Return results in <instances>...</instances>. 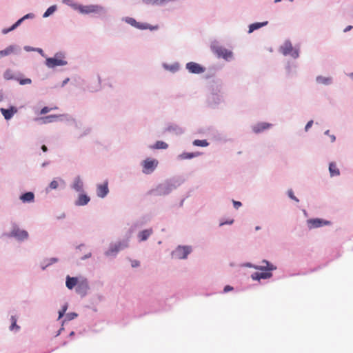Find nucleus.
I'll use <instances>...</instances> for the list:
<instances>
[{
    "instance_id": "nucleus-17",
    "label": "nucleus",
    "mask_w": 353,
    "mask_h": 353,
    "mask_svg": "<svg viewBox=\"0 0 353 353\" xmlns=\"http://www.w3.org/2000/svg\"><path fill=\"white\" fill-rule=\"evenodd\" d=\"M12 234L20 240L26 239L28 236V234L26 230L20 229H15L12 231Z\"/></svg>"
},
{
    "instance_id": "nucleus-53",
    "label": "nucleus",
    "mask_w": 353,
    "mask_h": 353,
    "mask_svg": "<svg viewBox=\"0 0 353 353\" xmlns=\"http://www.w3.org/2000/svg\"><path fill=\"white\" fill-rule=\"evenodd\" d=\"M260 229H261V228H260L259 226H256V227L255 228V230H260Z\"/></svg>"
},
{
    "instance_id": "nucleus-7",
    "label": "nucleus",
    "mask_w": 353,
    "mask_h": 353,
    "mask_svg": "<svg viewBox=\"0 0 353 353\" xmlns=\"http://www.w3.org/2000/svg\"><path fill=\"white\" fill-rule=\"evenodd\" d=\"M186 68L191 73L200 74L205 71V68L195 62H189L186 64Z\"/></svg>"
},
{
    "instance_id": "nucleus-43",
    "label": "nucleus",
    "mask_w": 353,
    "mask_h": 353,
    "mask_svg": "<svg viewBox=\"0 0 353 353\" xmlns=\"http://www.w3.org/2000/svg\"><path fill=\"white\" fill-rule=\"evenodd\" d=\"M288 196L293 200L296 201H299V199L294 195L293 191L292 190H290L288 191Z\"/></svg>"
},
{
    "instance_id": "nucleus-13",
    "label": "nucleus",
    "mask_w": 353,
    "mask_h": 353,
    "mask_svg": "<svg viewBox=\"0 0 353 353\" xmlns=\"http://www.w3.org/2000/svg\"><path fill=\"white\" fill-rule=\"evenodd\" d=\"M79 281L80 280L77 277L67 276L65 285L69 290H72L79 284Z\"/></svg>"
},
{
    "instance_id": "nucleus-40",
    "label": "nucleus",
    "mask_w": 353,
    "mask_h": 353,
    "mask_svg": "<svg viewBox=\"0 0 353 353\" xmlns=\"http://www.w3.org/2000/svg\"><path fill=\"white\" fill-rule=\"evenodd\" d=\"M126 21H127V22H128V23H130V25H132V26H134V27H136V26H137V23H138V22H137V21H136L134 19H133V18H128Z\"/></svg>"
},
{
    "instance_id": "nucleus-32",
    "label": "nucleus",
    "mask_w": 353,
    "mask_h": 353,
    "mask_svg": "<svg viewBox=\"0 0 353 353\" xmlns=\"http://www.w3.org/2000/svg\"><path fill=\"white\" fill-rule=\"evenodd\" d=\"M57 118H58V116L57 115H50L42 118V120L44 123H47L54 121Z\"/></svg>"
},
{
    "instance_id": "nucleus-8",
    "label": "nucleus",
    "mask_w": 353,
    "mask_h": 353,
    "mask_svg": "<svg viewBox=\"0 0 353 353\" xmlns=\"http://www.w3.org/2000/svg\"><path fill=\"white\" fill-rule=\"evenodd\" d=\"M89 288L88 281L85 279L79 281V284L76 286V292L81 296H85Z\"/></svg>"
},
{
    "instance_id": "nucleus-29",
    "label": "nucleus",
    "mask_w": 353,
    "mask_h": 353,
    "mask_svg": "<svg viewBox=\"0 0 353 353\" xmlns=\"http://www.w3.org/2000/svg\"><path fill=\"white\" fill-rule=\"evenodd\" d=\"M168 147V144L163 141H158L153 146L154 149H166Z\"/></svg>"
},
{
    "instance_id": "nucleus-56",
    "label": "nucleus",
    "mask_w": 353,
    "mask_h": 353,
    "mask_svg": "<svg viewBox=\"0 0 353 353\" xmlns=\"http://www.w3.org/2000/svg\"><path fill=\"white\" fill-rule=\"evenodd\" d=\"M350 76L353 79V72L350 74Z\"/></svg>"
},
{
    "instance_id": "nucleus-44",
    "label": "nucleus",
    "mask_w": 353,
    "mask_h": 353,
    "mask_svg": "<svg viewBox=\"0 0 353 353\" xmlns=\"http://www.w3.org/2000/svg\"><path fill=\"white\" fill-rule=\"evenodd\" d=\"M233 205L236 209H238L241 206L242 204L240 201H233Z\"/></svg>"
},
{
    "instance_id": "nucleus-21",
    "label": "nucleus",
    "mask_w": 353,
    "mask_h": 353,
    "mask_svg": "<svg viewBox=\"0 0 353 353\" xmlns=\"http://www.w3.org/2000/svg\"><path fill=\"white\" fill-rule=\"evenodd\" d=\"M329 171L331 176H336L340 174L339 169L337 168L336 164L334 162L330 163Z\"/></svg>"
},
{
    "instance_id": "nucleus-11",
    "label": "nucleus",
    "mask_w": 353,
    "mask_h": 353,
    "mask_svg": "<svg viewBox=\"0 0 353 353\" xmlns=\"http://www.w3.org/2000/svg\"><path fill=\"white\" fill-rule=\"evenodd\" d=\"M271 126H272V124H270V123H268L266 122H261V123H259L254 125L252 127V129L254 133L258 134V133H261V132H263L264 130L270 128Z\"/></svg>"
},
{
    "instance_id": "nucleus-12",
    "label": "nucleus",
    "mask_w": 353,
    "mask_h": 353,
    "mask_svg": "<svg viewBox=\"0 0 353 353\" xmlns=\"http://www.w3.org/2000/svg\"><path fill=\"white\" fill-rule=\"evenodd\" d=\"M0 111L3 115L5 119L9 120L15 113L17 112V109L14 106H11L9 109H5L2 108L0 109Z\"/></svg>"
},
{
    "instance_id": "nucleus-36",
    "label": "nucleus",
    "mask_w": 353,
    "mask_h": 353,
    "mask_svg": "<svg viewBox=\"0 0 353 353\" xmlns=\"http://www.w3.org/2000/svg\"><path fill=\"white\" fill-rule=\"evenodd\" d=\"M55 109H57V107H54V108H49L48 107H44L41 109V114H45L48 112H49L51 110H55Z\"/></svg>"
},
{
    "instance_id": "nucleus-27",
    "label": "nucleus",
    "mask_w": 353,
    "mask_h": 353,
    "mask_svg": "<svg viewBox=\"0 0 353 353\" xmlns=\"http://www.w3.org/2000/svg\"><path fill=\"white\" fill-rule=\"evenodd\" d=\"M316 81L317 83L321 84L327 85L331 83V79L329 77H324L320 76L316 78Z\"/></svg>"
},
{
    "instance_id": "nucleus-41",
    "label": "nucleus",
    "mask_w": 353,
    "mask_h": 353,
    "mask_svg": "<svg viewBox=\"0 0 353 353\" xmlns=\"http://www.w3.org/2000/svg\"><path fill=\"white\" fill-rule=\"evenodd\" d=\"M77 314L76 313L72 312V313H68V314H67V316H66V317H67V319H68V321H70V320L74 319L75 317H77Z\"/></svg>"
},
{
    "instance_id": "nucleus-49",
    "label": "nucleus",
    "mask_w": 353,
    "mask_h": 353,
    "mask_svg": "<svg viewBox=\"0 0 353 353\" xmlns=\"http://www.w3.org/2000/svg\"><path fill=\"white\" fill-rule=\"evenodd\" d=\"M352 28V26H349L347 28H345V29L344 30V32H347V31L350 30Z\"/></svg>"
},
{
    "instance_id": "nucleus-42",
    "label": "nucleus",
    "mask_w": 353,
    "mask_h": 353,
    "mask_svg": "<svg viewBox=\"0 0 353 353\" xmlns=\"http://www.w3.org/2000/svg\"><path fill=\"white\" fill-rule=\"evenodd\" d=\"M139 29L144 30L148 28V26L147 24L140 23H137V25L136 26Z\"/></svg>"
},
{
    "instance_id": "nucleus-5",
    "label": "nucleus",
    "mask_w": 353,
    "mask_h": 353,
    "mask_svg": "<svg viewBox=\"0 0 353 353\" xmlns=\"http://www.w3.org/2000/svg\"><path fill=\"white\" fill-rule=\"evenodd\" d=\"M77 8L82 14H90L93 12H97L102 10L101 6L97 5H89V6H78Z\"/></svg>"
},
{
    "instance_id": "nucleus-25",
    "label": "nucleus",
    "mask_w": 353,
    "mask_h": 353,
    "mask_svg": "<svg viewBox=\"0 0 353 353\" xmlns=\"http://www.w3.org/2000/svg\"><path fill=\"white\" fill-rule=\"evenodd\" d=\"M126 246H127L126 244H123V243L119 242V243L112 245L111 247V248L110 249L109 252H108V254H109L110 252H111V253L117 252L120 250L123 249V248H125Z\"/></svg>"
},
{
    "instance_id": "nucleus-2",
    "label": "nucleus",
    "mask_w": 353,
    "mask_h": 353,
    "mask_svg": "<svg viewBox=\"0 0 353 353\" xmlns=\"http://www.w3.org/2000/svg\"><path fill=\"white\" fill-rule=\"evenodd\" d=\"M283 55H291L294 58L299 57V52L297 50L294 49L292 43L290 41H285L280 49Z\"/></svg>"
},
{
    "instance_id": "nucleus-22",
    "label": "nucleus",
    "mask_w": 353,
    "mask_h": 353,
    "mask_svg": "<svg viewBox=\"0 0 353 353\" xmlns=\"http://www.w3.org/2000/svg\"><path fill=\"white\" fill-rule=\"evenodd\" d=\"M268 23V21H264V22H261V23L257 22V23H252L249 26L248 32L252 33L253 31L266 26Z\"/></svg>"
},
{
    "instance_id": "nucleus-9",
    "label": "nucleus",
    "mask_w": 353,
    "mask_h": 353,
    "mask_svg": "<svg viewBox=\"0 0 353 353\" xmlns=\"http://www.w3.org/2000/svg\"><path fill=\"white\" fill-rule=\"evenodd\" d=\"M308 224L310 228H316L330 225V222L321 219H314L308 220Z\"/></svg>"
},
{
    "instance_id": "nucleus-33",
    "label": "nucleus",
    "mask_w": 353,
    "mask_h": 353,
    "mask_svg": "<svg viewBox=\"0 0 353 353\" xmlns=\"http://www.w3.org/2000/svg\"><path fill=\"white\" fill-rule=\"evenodd\" d=\"M3 77L6 79L7 80H9V79H12V71L10 70H7L4 74H3Z\"/></svg>"
},
{
    "instance_id": "nucleus-26",
    "label": "nucleus",
    "mask_w": 353,
    "mask_h": 353,
    "mask_svg": "<svg viewBox=\"0 0 353 353\" xmlns=\"http://www.w3.org/2000/svg\"><path fill=\"white\" fill-rule=\"evenodd\" d=\"M13 51H14V48L12 46H8V48H6V49H4L3 50H0V58L10 54L11 53L13 52Z\"/></svg>"
},
{
    "instance_id": "nucleus-34",
    "label": "nucleus",
    "mask_w": 353,
    "mask_h": 353,
    "mask_svg": "<svg viewBox=\"0 0 353 353\" xmlns=\"http://www.w3.org/2000/svg\"><path fill=\"white\" fill-rule=\"evenodd\" d=\"M67 309H68V305H67V304H65L62 307V309L59 312V319H61L64 315V314L66 312Z\"/></svg>"
},
{
    "instance_id": "nucleus-28",
    "label": "nucleus",
    "mask_w": 353,
    "mask_h": 353,
    "mask_svg": "<svg viewBox=\"0 0 353 353\" xmlns=\"http://www.w3.org/2000/svg\"><path fill=\"white\" fill-rule=\"evenodd\" d=\"M193 145L199 147H206L209 145V143L206 140L196 139L193 141Z\"/></svg>"
},
{
    "instance_id": "nucleus-54",
    "label": "nucleus",
    "mask_w": 353,
    "mask_h": 353,
    "mask_svg": "<svg viewBox=\"0 0 353 353\" xmlns=\"http://www.w3.org/2000/svg\"><path fill=\"white\" fill-rule=\"evenodd\" d=\"M3 100V96L0 94V101Z\"/></svg>"
},
{
    "instance_id": "nucleus-48",
    "label": "nucleus",
    "mask_w": 353,
    "mask_h": 353,
    "mask_svg": "<svg viewBox=\"0 0 353 353\" xmlns=\"http://www.w3.org/2000/svg\"><path fill=\"white\" fill-rule=\"evenodd\" d=\"M232 223H233V220H231V221H228V222H226V223H220V225L221 226V225H223L224 224H226V223H227V224H232Z\"/></svg>"
},
{
    "instance_id": "nucleus-46",
    "label": "nucleus",
    "mask_w": 353,
    "mask_h": 353,
    "mask_svg": "<svg viewBox=\"0 0 353 353\" xmlns=\"http://www.w3.org/2000/svg\"><path fill=\"white\" fill-rule=\"evenodd\" d=\"M233 290V288L230 285H226L224 289H223V291L224 292H228L230 291H232Z\"/></svg>"
},
{
    "instance_id": "nucleus-50",
    "label": "nucleus",
    "mask_w": 353,
    "mask_h": 353,
    "mask_svg": "<svg viewBox=\"0 0 353 353\" xmlns=\"http://www.w3.org/2000/svg\"><path fill=\"white\" fill-rule=\"evenodd\" d=\"M41 150H42L43 152H47L48 148H47V147H46L45 145H43L41 146Z\"/></svg>"
},
{
    "instance_id": "nucleus-55",
    "label": "nucleus",
    "mask_w": 353,
    "mask_h": 353,
    "mask_svg": "<svg viewBox=\"0 0 353 353\" xmlns=\"http://www.w3.org/2000/svg\"><path fill=\"white\" fill-rule=\"evenodd\" d=\"M329 132H330L329 130H327V131L325 132V134H329Z\"/></svg>"
},
{
    "instance_id": "nucleus-23",
    "label": "nucleus",
    "mask_w": 353,
    "mask_h": 353,
    "mask_svg": "<svg viewBox=\"0 0 353 353\" xmlns=\"http://www.w3.org/2000/svg\"><path fill=\"white\" fill-rule=\"evenodd\" d=\"M200 154L199 152H183L179 155V159H189L194 157H196Z\"/></svg>"
},
{
    "instance_id": "nucleus-16",
    "label": "nucleus",
    "mask_w": 353,
    "mask_h": 353,
    "mask_svg": "<svg viewBox=\"0 0 353 353\" xmlns=\"http://www.w3.org/2000/svg\"><path fill=\"white\" fill-rule=\"evenodd\" d=\"M254 268L256 270H273L276 269V267H274L272 264H270L267 261H263L261 265L254 266Z\"/></svg>"
},
{
    "instance_id": "nucleus-20",
    "label": "nucleus",
    "mask_w": 353,
    "mask_h": 353,
    "mask_svg": "<svg viewBox=\"0 0 353 353\" xmlns=\"http://www.w3.org/2000/svg\"><path fill=\"white\" fill-rule=\"evenodd\" d=\"M83 183L79 176L75 178L72 188L77 192H81L83 190Z\"/></svg>"
},
{
    "instance_id": "nucleus-19",
    "label": "nucleus",
    "mask_w": 353,
    "mask_h": 353,
    "mask_svg": "<svg viewBox=\"0 0 353 353\" xmlns=\"http://www.w3.org/2000/svg\"><path fill=\"white\" fill-rule=\"evenodd\" d=\"M30 16L29 14L25 15L23 17H22L21 19H19L14 24H13L9 29H3L2 30V32L3 34H7L10 31H12L13 30H14L18 26H19L21 24V23L23 21V20H24L25 19H27Z\"/></svg>"
},
{
    "instance_id": "nucleus-6",
    "label": "nucleus",
    "mask_w": 353,
    "mask_h": 353,
    "mask_svg": "<svg viewBox=\"0 0 353 353\" xmlns=\"http://www.w3.org/2000/svg\"><path fill=\"white\" fill-rule=\"evenodd\" d=\"M67 64V61L61 59L57 58V57L53 58H48L46 61V65L50 68L57 67V66H62Z\"/></svg>"
},
{
    "instance_id": "nucleus-15",
    "label": "nucleus",
    "mask_w": 353,
    "mask_h": 353,
    "mask_svg": "<svg viewBox=\"0 0 353 353\" xmlns=\"http://www.w3.org/2000/svg\"><path fill=\"white\" fill-rule=\"evenodd\" d=\"M90 200V199L88 195L81 194L79 195L77 200L75 201V205L79 206L85 205L88 203Z\"/></svg>"
},
{
    "instance_id": "nucleus-24",
    "label": "nucleus",
    "mask_w": 353,
    "mask_h": 353,
    "mask_svg": "<svg viewBox=\"0 0 353 353\" xmlns=\"http://www.w3.org/2000/svg\"><path fill=\"white\" fill-rule=\"evenodd\" d=\"M152 229L144 230L139 233V237L141 241H145L152 234Z\"/></svg>"
},
{
    "instance_id": "nucleus-4",
    "label": "nucleus",
    "mask_w": 353,
    "mask_h": 353,
    "mask_svg": "<svg viewBox=\"0 0 353 353\" xmlns=\"http://www.w3.org/2000/svg\"><path fill=\"white\" fill-rule=\"evenodd\" d=\"M212 50L219 57H222L226 60L232 57V52L230 50L221 46H213Z\"/></svg>"
},
{
    "instance_id": "nucleus-35",
    "label": "nucleus",
    "mask_w": 353,
    "mask_h": 353,
    "mask_svg": "<svg viewBox=\"0 0 353 353\" xmlns=\"http://www.w3.org/2000/svg\"><path fill=\"white\" fill-rule=\"evenodd\" d=\"M164 0H143L147 4H158L162 3Z\"/></svg>"
},
{
    "instance_id": "nucleus-37",
    "label": "nucleus",
    "mask_w": 353,
    "mask_h": 353,
    "mask_svg": "<svg viewBox=\"0 0 353 353\" xmlns=\"http://www.w3.org/2000/svg\"><path fill=\"white\" fill-rule=\"evenodd\" d=\"M59 183L56 180H53L49 185V188L52 190L57 189L58 188Z\"/></svg>"
},
{
    "instance_id": "nucleus-47",
    "label": "nucleus",
    "mask_w": 353,
    "mask_h": 353,
    "mask_svg": "<svg viewBox=\"0 0 353 353\" xmlns=\"http://www.w3.org/2000/svg\"><path fill=\"white\" fill-rule=\"evenodd\" d=\"M313 121H310L305 125V130H307L312 125Z\"/></svg>"
},
{
    "instance_id": "nucleus-1",
    "label": "nucleus",
    "mask_w": 353,
    "mask_h": 353,
    "mask_svg": "<svg viewBox=\"0 0 353 353\" xmlns=\"http://www.w3.org/2000/svg\"><path fill=\"white\" fill-rule=\"evenodd\" d=\"M192 249L190 246H178L172 252V256L178 259H185L191 252Z\"/></svg>"
},
{
    "instance_id": "nucleus-30",
    "label": "nucleus",
    "mask_w": 353,
    "mask_h": 353,
    "mask_svg": "<svg viewBox=\"0 0 353 353\" xmlns=\"http://www.w3.org/2000/svg\"><path fill=\"white\" fill-rule=\"evenodd\" d=\"M57 10V6H52L50 7H49L47 10L45 12V13L43 14V17H49L50 15H51L55 10Z\"/></svg>"
},
{
    "instance_id": "nucleus-39",
    "label": "nucleus",
    "mask_w": 353,
    "mask_h": 353,
    "mask_svg": "<svg viewBox=\"0 0 353 353\" xmlns=\"http://www.w3.org/2000/svg\"><path fill=\"white\" fill-rule=\"evenodd\" d=\"M31 82H32L31 79H28V78L19 80V83L21 85L30 84Z\"/></svg>"
},
{
    "instance_id": "nucleus-3",
    "label": "nucleus",
    "mask_w": 353,
    "mask_h": 353,
    "mask_svg": "<svg viewBox=\"0 0 353 353\" xmlns=\"http://www.w3.org/2000/svg\"><path fill=\"white\" fill-rule=\"evenodd\" d=\"M157 165V160L147 159L143 162V172L145 174H150L154 170Z\"/></svg>"
},
{
    "instance_id": "nucleus-45",
    "label": "nucleus",
    "mask_w": 353,
    "mask_h": 353,
    "mask_svg": "<svg viewBox=\"0 0 353 353\" xmlns=\"http://www.w3.org/2000/svg\"><path fill=\"white\" fill-rule=\"evenodd\" d=\"M139 261H137V260H134V261H132L131 262V265H132V267L133 268H137L138 266H139Z\"/></svg>"
},
{
    "instance_id": "nucleus-18",
    "label": "nucleus",
    "mask_w": 353,
    "mask_h": 353,
    "mask_svg": "<svg viewBox=\"0 0 353 353\" xmlns=\"http://www.w3.org/2000/svg\"><path fill=\"white\" fill-rule=\"evenodd\" d=\"M34 195L33 192H26L20 196V199L23 203L32 202V201H34Z\"/></svg>"
},
{
    "instance_id": "nucleus-10",
    "label": "nucleus",
    "mask_w": 353,
    "mask_h": 353,
    "mask_svg": "<svg viewBox=\"0 0 353 353\" xmlns=\"http://www.w3.org/2000/svg\"><path fill=\"white\" fill-rule=\"evenodd\" d=\"M108 185V181H105L103 184H99L97 185V193L99 197L103 198L108 194L109 192Z\"/></svg>"
},
{
    "instance_id": "nucleus-31",
    "label": "nucleus",
    "mask_w": 353,
    "mask_h": 353,
    "mask_svg": "<svg viewBox=\"0 0 353 353\" xmlns=\"http://www.w3.org/2000/svg\"><path fill=\"white\" fill-rule=\"evenodd\" d=\"M11 325L10 327V330H13L16 329L17 330H19V326L17 325V318L14 316H11Z\"/></svg>"
},
{
    "instance_id": "nucleus-38",
    "label": "nucleus",
    "mask_w": 353,
    "mask_h": 353,
    "mask_svg": "<svg viewBox=\"0 0 353 353\" xmlns=\"http://www.w3.org/2000/svg\"><path fill=\"white\" fill-rule=\"evenodd\" d=\"M57 261V259L56 258H51V259H50L48 260V262L46 264H45V265H43L42 267L43 270H44L46 268V267H47L49 265H51V264H52V263H55Z\"/></svg>"
},
{
    "instance_id": "nucleus-14",
    "label": "nucleus",
    "mask_w": 353,
    "mask_h": 353,
    "mask_svg": "<svg viewBox=\"0 0 353 353\" xmlns=\"http://www.w3.org/2000/svg\"><path fill=\"white\" fill-rule=\"evenodd\" d=\"M272 276V274L270 272H254L252 274L251 277L253 280L266 279H269Z\"/></svg>"
},
{
    "instance_id": "nucleus-51",
    "label": "nucleus",
    "mask_w": 353,
    "mask_h": 353,
    "mask_svg": "<svg viewBox=\"0 0 353 353\" xmlns=\"http://www.w3.org/2000/svg\"><path fill=\"white\" fill-rule=\"evenodd\" d=\"M330 139H331V142H334L335 141V139H336V137H335L334 135H330Z\"/></svg>"
},
{
    "instance_id": "nucleus-52",
    "label": "nucleus",
    "mask_w": 353,
    "mask_h": 353,
    "mask_svg": "<svg viewBox=\"0 0 353 353\" xmlns=\"http://www.w3.org/2000/svg\"><path fill=\"white\" fill-rule=\"evenodd\" d=\"M69 1H70V0H63V2L66 3H68Z\"/></svg>"
}]
</instances>
